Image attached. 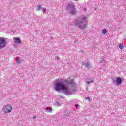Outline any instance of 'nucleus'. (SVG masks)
Masks as SVG:
<instances>
[{
    "instance_id": "nucleus-1",
    "label": "nucleus",
    "mask_w": 126,
    "mask_h": 126,
    "mask_svg": "<svg viewBox=\"0 0 126 126\" xmlns=\"http://www.w3.org/2000/svg\"><path fill=\"white\" fill-rule=\"evenodd\" d=\"M54 88L56 91H63L65 94L68 93V88L65 84L58 82L54 84Z\"/></svg>"
},
{
    "instance_id": "nucleus-2",
    "label": "nucleus",
    "mask_w": 126,
    "mask_h": 126,
    "mask_svg": "<svg viewBox=\"0 0 126 126\" xmlns=\"http://www.w3.org/2000/svg\"><path fill=\"white\" fill-rule=\"evenodd\" d=\"M12 106L10 104H7L3 107L2 111L5 114H9L12 112Z\"/></svg>"
},
{
    "instance_id": "nucleus-3",
    "label": "nucleus",
    "mask_w": 126,
    "mask_h": 126,
    "mask_svg": "<svg viewBox=\"0 0 126 126\" xmlns=\"http://www.w3.org/2000/svg\"><path fill=\"white\" fill-rule=\"evenodd\" d=\"M84 19H86L85 17H83V20H78L75 23L76 26H78L79 28H81V29L85 28V25L83 24Z\"/></svg>"
},
{
    "instance_id": "nucleus-4",
    "label": "nucleus",
    "mask_w": 126,
    "mask_h": 126,
    "mask_svg": "<svg viewBox=\"0 0 126 126\" xmlns=\"http://www.w3.org/2000/svg\"><path fill=\"white\" fill-rule=\"evenodd\" d=\"M6 46V42L4 40V38H2L0 37V50L4 48Z\"/></svg>"
},
{
    "instance_id": "nucleus-5",
    "label": "nucleus",
    "mask_w": 126,
    "mask_h": 126,
    "mask_svg": "<svg viewBox=\"0 0 126 126\" xmlns=\"http://www.w3.org/2000/svg\"><path fill=\"white\" fill-rule=\"evenodd\" d=\"M68 8L70 10L73 11H71V13H73V14H74V13H75V7H74V4H68Z\"/></svg>"
},
{
    "instance_id": "nucleus-6",
    "label": "nucleus",
    "mask_w": 126,
    "mask_h": 126,
    "mask_svg": "<svg viewBox=\"0 0 126 126\" xmlns=\"http://www.w3.org/2000/svg\"><path fill=\"white\" fill-rule=\"evenodd\" d=\"M13 40H14V43H16L17 44H20V43H21V40H20V38H13Z\"/></svg>"
},
{
    "instance_id": "nucleus-7",
    "label": "nucleus",
    "mask_w": 126,
    "mask_h": 126,
    "mask_svg": "<svg viewBox=\"0 0 126 126\" xmlns=\"http://www.w3.org/2000/svg\"><path fill=\"white\" fill-rule=\"evenodd\" d=\"M116 80L118 84H121L122 83V79L121 78H117Z\"/></svg>"
},
{
    "instance_id": "nucleus-8",
    "label": "nucleus",
    "mask_w": 126,
    "mask_h": 126,
    "mask_svg": "<svg viewBox=\"0 0 126 126\" xmlns=\"http://www.w3.org/2000/svg\"><path fill=\"white\" fill-rule=\"evenodd\" d=\"M21 62V58H18V59L17 60V63H18V64H19Z\"/></svg>"
},
{
    "instance_id": "nucleus-9",
    "label": "nucleus",
    "mask_w": 126,
    "mask_h": 126,
    "mask_svg": "<svg viewBox=\"0 0 126 126\" xmlns=\"http://www.w3.org/2000/svg\"><path fill=\"white\" fill-rule=\"evenodd\" d=\"M102 32L103 34H104L105 35V34H106L107 33V30L105 29H103L102 30Z\"/></svg>"
},
{
    "instance_id": "nucleus-10",
    "label": "nucleus",
    "mask_w": 126,
    "mask_h": 126,
    "mask_svg": "<svg viewBox=\"0 0 126 126\" xmlns=\"http://www.w3.org/2000/svg\"><path fill=\"white\" fill-rule=\"evenodd\" d=\"M119 49H121V50H123V49H124V45H123L120 43L119 44Z\"/></svg>"
},
{
    "instance_id": "nucleus-11",
    "label": "nucleus",
    "mask_w": 126,
    "mask_h": 126,
    "mask_svg": "<svg viewBox=\"0 0 126 126\" xmlns=\"http://www.w3.org/2000/svg\"><path fill=\"white\" fill-rule=\"evenodd\" d=\"M86 67H87L88 68H90V64L89 63H86Z\"/></svg>"
},
{
    "instance_id": "nucleus-12",
    "label": "nucleus",
    "mask_w": 126,
    "mask_h": 126,
    "mask_svg": "<svg viewBox=\"0 0 126 126\" xmlns=\"http://www.w3.org/2000/svg\"><path fill=\"white\" fill-rule=\"evenodd\" d=\"M42 12H43V13H45L46 12V10L45 9V8H43L42 9Z\"/></svg>"
},
{
    "instance_id": "nucleus-13",
    "label": "nucleus",
    "mask_w": 126,
    "mask_h": 126,
    "mask_svg": "<svg viewBox=\"0 0 126 126\" xmlns=\"http://www.w3.org/2000/svg\"><path fill=\"white\" fill-rule=\"evenodd\" d=\"M93 82V81L91 80L90 82H87V84H90V83H92Z\"/></svg>"
},
{
    "instance_id": "nucleus-14",
    "label": "nucleus",
    "mask_w": 126,
    "mask_h": 126,
    "mask_svg": "<svg viewBox=\"0 0 126 126\" xmlns=\"http://www.w3.org/2000/svg\"><path fill=\"white\" fill-rule=\"evenodd\" d=\"M53 109L52 108L49 109V112H52Z\"/></svg>"
},
{
    "instance_id": "nucleus-15",
    "label": "nucleus",
    "mask_w": 126,
    "mask_h": 126,
    "mask_svg": "<svg viewBox=\"0 0 126 126\" xmlns=\"http://www.w3.org/2000/svg\"><path fill=\"white\" fill-rule=\"evenodd\" d=\"M37 8H39L38 9H40V8H41V6H37Z\"/></svg>"
},
{
    "instance_id": "nucleus-16",
    "label": "nucleus",
    "mask_w": 126,
    "mask_h": 126,
    "mask_svg": "<svg viewBox=\"0 0 126 126\" xmlns=\"http://www.w3.org/2000/svg\"><path fill=\"white\" fill-rule=\"evenodd\" d=\"M76 108H78V105H75Z\"/></svg>"
},
{
    "instance_id": "nucleus-17",
    "label": "nucleus",
    "mask_w": 126,
    "mask_h": 126,
    "mask_svg": "<svg viewBox=\"0 0 126 126\" xmlns=\"http://www.w3.org/2000/svg\"><path fill=\"white\" fill-rule=\"evenodd\" d=\"M32 119H36V116H33Z\"/></svg>"
},
{
    "instance_id": "nucleus-18",
    "label": "nucleus",
    "mask_w": 126,
    "mask_h": 126,
    "mask_svg": "<svg viewBox=\"0 0 126 126\" xmlns=\"http://www.w3.org/2000/svg\"><path fill=\"white\" fill-rule=\"evenodd\" d=\"M71 81H72V83H71V84H72V83H73V80H72Z\"/></svg>"
},
{
    "instance_id": "nucleus-19",
    "label": "nucleus",
    "mask_w": 126,
    "mask_h": 126,
    "mask_svg": "<svg viewBox=\"0 0 126 126\" xmlns=\"http://www.w3.org/2000/svg\"><path fill=\"white\" fill-rule=\"evenodd\" d=\"M75 0V1H78V0Z\"/></svg>"
},
{
    "instance_id": "nucleus-20",
    "label": "nucleus",
    "mask_w": 126,
    "mask_h": 126,
    "mask_svg": "<svg viewBox=\"0 0 126 126\" xmlns=\"http://www.w3.org/2000/svg\"><path fill=\"white\" fill-rule=\"evenodd\" d=\"M87 98H88V100H90L89 97H87Z\"/></svg>"
},
{
    "instance_id": "nucleus-21",
    "label": "nucleus",
    "mask_w": 126,
    "mask_h": 126,
    "mask_svg": "<svg viewBox=\"0 0 126 126\" xmlns=\"http://www.w3.org/2000/svg\"><path fill=\"white\" fill-rule=\"evenodd\" d=\"M45 110H48V108H45Z\"/></svg>"
}]
</instances>
